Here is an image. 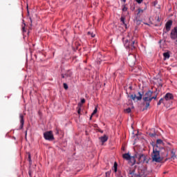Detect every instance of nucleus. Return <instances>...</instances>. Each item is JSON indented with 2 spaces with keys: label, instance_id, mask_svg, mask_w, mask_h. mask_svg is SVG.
Here are the masks:
<instances>
[{
  "label": "nucleus",
  "instance_id": "1",
  "mask_svg": "<svg viewBox=\"0 0 177 177\" xmlns=\"http://www.w3.org/2000/svg\"><path fill=\"white\" fill-rule=\"evenodd\" d=\"M125 37L122 38V41H123L124 46L127 49V50H133L135 49V40H133V37L132 39H127Z\"/></svg>",
  "mask_w": 177,
  "mask_h": 177
},
{
  "label": "nucleus",
  "instance_id": "2",
  "mask_svg": "<svg viewBox=\"0 0 177 177\" xmlns=\"http://www.w3.org/2000/svg\"><path fill=\"white\" fill-rule=\"evenodd\" d=\"M160 151H161V150H159L157 148L153 149L151 153L152 161H154L155 162H161L163 158L160 155Z\"/></svg>",
  "mask_w": 177,
  "mask_h": 177
},
{
  "label": "nucleus",
  "instance_id": "3",
  "mask_svg": "<svg viewBox=\"0 0 177 177\" xmlns=\"http://www.w3.org/2000/svg\"><path fill=\"white\" fill-rule=\"evenodd\" d=\"M127 95V97H130L131 100H133L135 102L136 100L137 102H140L142 99L143 100V95H145V91H138L137 95L136 93L131 94V95H128V91L126 92Z\"/></svg>",
  "mask_w": 177,
  "mask_h": 177
},
{
  "label": "nucleus",
  "instance_id": "4",
  "mask_svg": "<svg viewBox=\"0 0 177 177\" xmlns=\"http://www.w3.org/2000/svg\"><path fill=\"white\" fill-rule=\"evenodd\" d=\"M172 24H174V21L171 19H169L165 25V28L162 30V35L165 34H168L169 31H171V28H172Z\"/></svg>",
  "mask_w": 177,
  "mask_h": 177
},
{
  "label": "nucleus",
  "instance_id": "5",
  "mask_svg": "<svg viewBox=\"0 0 177 177\" xmlns=\"http://www.w3.org/2000/svg\"><path fill=\"white\" fill-rule=\"evenodd\" d=\"M163 99L165 100V102L166 103L169 104V107H171V106H172V101L171 100H174V94H172L171 93H167L164 95Z\"/></svg>",
  "mask_w": 177,
  "mask_h": 177
},
{
  "label": "nucleus",
  "instance_id": "6",
  "mask_svg": "<svg viewBox=\"0 0 177 177\" xmlns=\"http://www.w3.org/2000/svg\"><path fill=\"white\" fill-rule=\"evenodd\" d=\"M142 100L143 104L145 103V106L142 109V111H145V110H147L150 107V102L153 100L152 95L151 97H143Z\"/></svg>",
  "mask_w": 177,
  "mask_h": 177
},
{
  "label": "nucleus",
  "instance_id": "7",
  "mask_svg": "<svg viewBox=\"0 0 177 177\" xmlns=\"http://www.w3.org/2000/svg\"><path fill=\"white\" fill-rule=\"evenodd\" d=\"M147 160V156H145V154L140 153L138 155V161L137 162V165H140V164L145 163L149 164V160Z\"/></svg>",
  "mask_w": 177,
  "mask_h": 177
},
{
  "label": "nucleus",
  "instance_id": "8",
  "mask_svg": "<svg viewBox=\"0 0 177 177\" xmlns=\"http://www.w3.org/2000/svg\"><path fill=\"white\" fill-rule=\"evenodd\" d=\"M112 170L115 172L116 177H124L121 170H118V163L117 162H114Z\"/></svg>",
  "mask_w": 177,
  "mask_h": 177
},
{
  "label": "nucleus",
  "instance_id": "9",
  "mask_svg": "<svg viewBox=\"0 0 177 177\" xmlns=\"http://www.w3.org/2000/svg\"><path fill=\"white\" fill-rule=\"evenodd\" d=\"M44 138L45 140H49V142H52V140H55V136H53V133L52 132V131L44 132Z\"/></svg>",
  "mask_w": 177,
  "mask_h": 177
},
{
  "label": "nucleus",
  "instance_id": "10",
  "mask_svg": "<svg viewBox=\"0 0 177 177\" xmlns=\"http://www.w3.org/2000/svg\"><path fill=\"white\" fill-rule=\"evenodd\" d=\"M170 39L172 41L177 39V26H175L173 29H171L170 32Z\"/></svg>",
  "mask_w": 177,
  "mask_h": 177
},
{
  "label": "nucleus",
  "instance_id": "11",
  "mask_svg": "<svg viewBox=\"0 0 177 177\" xmlns=\"http://www.w3.org/2000/svg\"><path fill=\"white\" fill-rule=\"evenodd\" d=\"M129 175L131 176V177H147L145 174H140V173H135V169L130 170L129 171Z\"/></svg>",
  "mask_w": 177,
  "mask_h": 177
},
{
  "label": "nucleus",
  "instance_id": "12",
  "mask_svg": "<svg viewBox=\"0 0 177 177\" xmlns=\"http://www.w3.org/2000/svg\"><path fill=\"white\" fill-rule=\"evenodd\" d=\"M163 104L164 107H166V109H169V104L165 102V100L164 97H161L159 101L157 103V106H161V104Z\"/></svg>",
  "mask_w": 177,
  "mask_h": 177
},
{
  "label": "nucleus",
  "instance_id": "13",
  "mask_svg": "<svg viewBox=\"0 0 177 177\" xmlns=\"http://www.w3.org/2000/svg\"><path fill=\"white\" fill-rule=\"evenodd\" d=\"M122 158L128 161L129 164H131V156L129 152L125 153L122 155Z\"/></svg>",
  "mask_w": 177,
  "mask_h": 177
},
{
  "label": "nucleus",
  "instance_id": "14",
  "mask_svg": "<svg viewBox=\"0 0 177 177\" xmlns=\"http://www.w3.org/2000/svg\"><path fill=\"white\" fill-rule=\"evenodd\" d=\"M139 154H140L139 153L136 152L133 156H131V167H133V165L137 164L136 158H138V157H139Z\"/></svg>",
  "mask_w": 177,
  "mask_h": 177
},
{
  "label": "nucleus",
  "instance_id": "15",
  "mask_svg": "<svg viewBox=\"0 0 177 177\" xmlns=\"http://www.w3.org/2000/svg\"><path fill=\"white\" fill-rule=\"evenodd\" d=\"M19 118H20V126L19 128L18 129H17V131H20V129H23V128L24 127V115H23V114L20 113L19 114Z\"/></svg>",
  "mask_w": 177,
  "mask_h": 177
},
{
  "label": "nucleus",
  "instance_id": "16",
  "mask_svg": "<svg viewBox=\"0 0 177 177\" xmlns=\"http://www.w3.org/2000/svg\"><path fill=\"white\" fill-rule=\"evenodd\" d=\"M158 150H160V155L161 154L162 158H164V157H168V152H167V151L165 150V148L159 147Z\"/></svg>",
  "mask_w": 177,
  "mask_h": 177
},
{
  "label": "nucleus",
  "instance_id": "17",
  "mask_svg": "<svg viewBox=\"0 0 177 177\" xmlns=\"http://www.w3.org/2000/svg\"><path fill=\"white\" fill-rule=\"evenodd\" d=\"M171 57V52L167 50V52L163 53V60H167Z\"/></svg>",
  "mask_w": 177,
  "mask_h": 177
},
{
  "label": "nucleus",
  "instance_id": "18",
  "mask_svg": "<svg viewBox=\"0 0 177 177\" xmlns=\"http://www.w3.org/2000/svg\"><path fill=\"white\" fill-rule=\"evenodd\" d=\"M99 140H100L101 143H106V142L109 140V136L104 135L103 136L100 137Z\"/></svg>",
  "mask_w": 177,
  "mask_h": 177
},
{
  "label": "nucleus",
  "instance_id": "19",
  "mask_svg": "<svg viewBox=\"0 0 177 177\" xmlns=\"http://www.w3.org/2000/svg\"><path fill=\"white\" fill-rule=\"evenodd\" d=\"M153 93H154V91L151 90H148L144 95V97H150L151 96H153Z\"/></svg>",
  "mask_w": 177,
  "mask_h": 177
},
{
  "label": "nucleus",
  "instance_id": "20",
  "mask_svg": "<svg viewBox=\"0 0 177 177\" xmlns=\"http://www.w3.org/2000/svg\"><path fill=\"white\" fill-rule=\"evenodd\" d=\"M64 74H65L66 78H71V77L73 75V71H71V70L68 69Z\"/></svg>",
  "mask_w": 177,
  "mask_h": 177
},
{
  "label": "nucleus",
  "instance_id": "21",
  "mask_svg": "<svg viewBox=\"0 0 177 177\" xmlns=\"http://www.w3.org/2000/svg\"><path fill=\"white\" fill-rule=\"evenodd\" d=\"M151 131H152L153 133H149V136L151 138H156V136H158V135H157V133H156V129H152Z\"/></svg>",
  "mask_w": 177,
  "mask_h": 177
},
{
  "label": "nucleus",
  "instance_id": "22",
  "mask_svg": "<svg viewBox=\"0 0 177 177\" xmlns=\"http://www.w3.org/2000/svg\"><path fill=\"white\" fill-rule=\"evenodd\" d=\"M142 21L138 19V17H135L134 18V22L136 23L137 26H140V23Z\"/></svg>",
  "mask_w": 177,
  "mask_h": 177
},
{
  "label": "nucleus",
  "instance_id": "23",
  "mask_svg": "<svg viewBox=\"0 0 177 177\" xmlns=\"http://www.w3.org/2000/svg\"><path fill=\"white\" fill-rule=\"evenodd\" d=\"M171 158H173V160H175V158H176V155L175 154V150L171 149Z\"/></svg>",
  "mask_w": 177,
  "mask_h": 177
},
{
  "label": "nucleus",
  "instance_id": "24",
  "mask_svg": "<svg viewBox=\"0 0 177 177\" xmlns=\"http://www.w3.org/2000/svg\"><path fill=\"white\" fill-rule=\"evenodd\" d=\"M153 93H156L155 95L152 96V100H157V96H158V93H157V88L156 89V91L153 92Z\"/></svg>",
  "mask_w": 177,
  "mask_h": 177
},
{
  "label": "nucleus",
  "instance_id": "25",
  "mask_svg": "<svg viewBox=\"0 0 177 177\" xmlns=\"http://www.w3.org/2000/svg\"><path fill=\"white\" fill-rule=\"evenodd\" d=\"M85 102H86L85 98H80V102L78 103V106H82V104H84Z\"/></svg>",
  "mask_w": 177,
  "mask_h": 177
},
{
  "label": "nucleus",
  "instance_id": "26",
  "mask_svg": "<svg viewBox=\"0 0 177 177\" xmlns=\"http://www.w3.org/2000/svg\"><path fill=\"white\" fill-rule=\"evenodd\" d=\"M156 144L157 145H161V144L164 145V142L162 141V140L158 138L156 140Z\"/></svg>",
  "mask_w": 177,
  "mask_h": 177
},
{
  "label": "nucleus",
  "instance_id": "27",
  "mask_svg": "<svg viewBox=\"0 0 177 177\" xmlns=\"http://www.w3.org/2000/svg\"><path fill=\"white\" fill-rule=\"evenodd\" d=\"M87 35H91V38H95V35L93 32H91V31H88L87 32Z\"/></svg>",
  "mask_w": 177,
  "mask_h": 177
},
{
  "label": "nucleus",
  "instance_id": "28",
  "mask_svg": "<svg viewBox=\"0 0 177 177\" xmlns=\"http://www.w3.org/2000/svg\"><path fill=\"white\" fill-rule=\"evenodd\" d=\"M132 109L129 107H128L127 109H124V112L127 113L128 114H129V113H131Z\"/></svg>",
  "mask_w": 177,
  "mask_h": 177
},
{
  "label": "nucleus",
  "instance_id": "29",
  "mask_svg": "<svg viewBox=\"0 0 177 177\" xmlns=\"http://www.w3.org/2000/svg\"><path fill=\"white\" fill-rule=\"evenodd\" d=\"M120 21L122 23V24H125V17L122 16L120 17Z\"/></svg>",
  "mask_w": 177,
  "mask_h": 177
},
{
  "label": "nucleus",
  "instance_id": "30",
  "mask_svg": "<svg viewBox=\"0 0 177 177\" xmlns=\"http://www.w3.org/2000/svg\"><path fill=\"white\" fill-rule=\"evenodd\" d=\"M96 113H97V106H95L93 113H91L92 115H95V114H96Z\"/></svg>",
  "mask_w": 177,
  "mask_h": 177
},
{
  "label": "nucleus",
  "instance_id": "31",
  "mask_svg": "<svg viewBox=\"0 0 177 177\" xmlns=\"http://www.w3.org/2000/svg\"><path fill=\"white\" fill-rule=\"evenodd\" d=\"M63 86H64V88L67 91V89H68V84H67V83H64L63 84Z\"/></svg>",
  "mask_w": 177,
  "mask_h": 177
},
{
  "label": "nucleus",
  "instance_id": "32",
  "mask_svg": "<svg viewBox=\"0 0 177 177\" xmlns=\"http://www.w3.org/2000/svg\"><path fill=\"white\" fill-rule=\"evenodd\" d=\"M162 82V79H159V80L158 81V85L159 86H160V88H162V83H161Z\"/></svg>",
  "mask_w": 177,
  "mask_h": 177
},
{
  "label": "nucleus",
  "instance_id": "33",
  "mask_svg": "<svg viewBox=\"0 0 177 177\" xmlns=\"http://www.w3.org/2000/svg\"><path fill=\"white\" fill-rule=\"evenodd\" d=\"M133 136H132V138H135V136H137V138H138V136H139V131H138L136 134H135V133L133 131Z\"/></svg>",
  "mask_w": 177,
  "mask_h": 177
},
{
  "label": "nucleus",
  "instance_id": "34",
  "mask_svg": "<svg viewBox=\"0 0 177 177\" xmlns=\"http://www.w3.org/2000/svg\"><path fill=\"white\" fill-rule=\"evenodd\" d=\"M61 78L62 80H64L65 78V80H67V77H66V75L64 73H61Z\"/></svg>",
  "mask_w": 177,
  "mask_h": 177
},
{
  "label": "nucleus",
  "instance_id": "35",
  "mask_svg": "<svg viewBox=\"0 0 177 177\" xmlns=\"http://www.w3.org/2000/svg\"><path fill=\"white\" fill-rule=\"evenodd\" d=\"M122 10V12H127V10H128V8H127L125 5H124Z\"/></svg>",
  "mask_w": 177,
  "mask_h": 177
},
{
  "label": "nucleus",
  "instance_id": "36",
  "mask_svg": "<svg viewBox=\"0 0 177 177\" xmlns=\"http://www.w3.org/2000/svg\"><path fill=\"white\" fill-rule=\"evenodd\" d=\"M23 24H24V26L22 27V31L24 32H26L27 30H26V23L24 22Z\"/></svg>",
  "mask_w": 177,
  "mask_h": 177
},
{
  "label": "nucleus",
  "instance_id": "37",
  "mask_svg": "<svg viewBox=\"0 0 177 177\" xmlns=\"http://www.w3.org/2000/svg\"><path fill=\"white\" fill-rule=\"evenodd\" d=\"M158 3V1L157 0H155L153 2V5L154 7L157 6V4Z\"/></svg>",
  "mask_w": 177,
  "mask_h": 177
},
{
  "label": "nucleus",
  "instance_id": "38",
  "mask_svg": "<svg viewBox=\"0 0 177 177\" xmlns=\"http://www.w3.org/2000/svg\"><path fill=\"white\" fill-rule=\"evenodd\" d=\"M151 145L152 146L153 149H154L156 147V142L154 141H152L151 142Z\"/></svg>",
  "mask_w": 177,
  "mask_h": 177
},
{
  "label": "nucleus",
  "instance_id": "39",
  "mask_svg": "<svg viewBox=\"0 0 177 177\" xmlns=\"http://www.w3.org/2000/svg\"><path fill=\"white\" fill-rule=\"evenodd\" d=\"M28 175H29V176L30 177H32V171H31V169H29V171H28Z\"/></svg>",
  "mask_w": 177,
  "mask_h": 177
},
{
  "label": "nucleus",
  "instance_id": "40",
  "mask_svg": "<svg viewBox=\"0 0 177 177\" xmlns=\"http://www.w3.org/2000/svg\"><path fill=\"white\" fill-rule=\"evenodd\" d=\"M28 161H32V160H31V153H28Z\"/></svg>",
  "mask_w": 177,
  "mask_h": 177
},
{
  "label": "nucleus",
  "instance_id": "41",
  "mask_svg": "<svg viewBox=\"0 0 177 177\" xmlns=\"http://www.w3.org/2000/svg\"><path fill=\"white\" fill-rule=\"evenodd\" d=\"M111 174V171H106V177L110 176Z\"/></svg>",
  "mask_w": 177,
  "mask_h": 177
},
{
  "label": "nucleus",
  "instance_id": "42",
  "mask_svg": "<svg viewBox=\"0 0 177 177\" xmlns=\"http://www.w3.org/2000/svg\"><path fill=\"white\" fill-rule=\"evenodd\" d=\"M138 15H139V13H143V10H142L141 8H138Z\"/></svg>",
  "mask_w": 177,
  "mask_h": 177
},
{
  "label": "nucleus",
  "instance_id": "43",
  "mask_svg": "<svg viewBox=\"0 0 177 177\" xmlns=\"http://www.w3.org/2000/svg\"><path fill=\"white\" fill-rule=\"evenodd\" d=\"M136 1L137 2V3L140 4L142 3V2H143V0H136Z\"/></svg>",
  "mask_w": 177,
  "mask_h": 177
},
{
  "label": "nucleus",
  "instance_id": "44",
  "mask_svg": "<svg viewBox=\"0 0 177 177\" xmlns=\"http://www.w3.org/2000/svg\"><path fill=\"white\" fill-rule=\"evenodd\" d=\"M77 113L81 114V107L77 109Z\"/></svg>",
  "mask_w": 177,
  "mask_h": 177
},
{
  "label": "nucleus",
  "instance_id": "45",
  "mask_svg": "<svg viewBox=\"0 0 177 177\" xmlns=\"http://www.w3.org/2000/svg\"><path fill=\"white\" fill-rule=\"evenodd\" d=\"M30 26L32 27V19H31V17H30Z\"/></svg>",
  "mask_w": 177,
  "mask_h": 177
},
{
  "label": "nucleus",
  "instance_id": "46",
  "mask_svg": "<svg viewBox=\"0 0 177 177\" xmlns=\"http://www.w3.org/2000/svg\"><path fill=\"white\" fill-rule=\"evenodd\" d=\"M155 26L156 27H161V26H162V23H160L159 25L156 24Z\"/></svg>",
  "mask_w": 177,
  "mask_h": 177
},
{
  "label": "nucleus",
  "instance_id": "47",
  "mask_svg": "<svg viewBox=\"0 0 177 177\" xmlns=\"http://www.w3.org/2000/svg\"><path fill=\"white\" fill-rule=\"evenodd\" d=\"M123 26L125 27V28H128V25L127 24V23L123 24Z\"/></svg>",
  "mask_w": 177,
  "mask_h": 177
},
{
  "label": "nucleus",
  "instance_id": "48",
  "mask_svg": "<svg viewBox=\"0 0 177 177\" xmlns=\"http://www.w3.org/2000/svg\"><path fill=\"white\" fill-rule=\"evenodd\" d=\"M129 89H130V91H132V89H133V87L132 86V85L129 86Z\"/></svg>",
  "mask_w": 177,
  "mask_h": 177
},
{
  "label": "nucleus",
  "instance_id": "49",
  "mask_svg": "<svg viewBox=\"0 0 177 177\" xmlns=\"http://www.w3.org/2000/svg\"><path fill=\"white\" fill-rule=\"evenodd\" d=\"M156 21H158V22L161 21V19H160V17H157Z\"/></svg>",
  "mask_w": 177,
  "mask_h": 177
},
{
  "label": "nucleus",
  "instance_id": "50",
  "mask_svg": "<svg viewBox=\"0 0 177 177\" xmlns=\"http://www.w3.org/2000/svg\"><path fill=\"white\" fill-rule=\"evenodd\" d=\"M32 165V160H29V165H30V167H31Z\"/></svg>",
  "mask_w": 177,
  "mask_h": 177
},
{
  "label": "nucleus",
  "instance_id": "51",
  "mask_svg": "<svg viewBox=\"0 0 177 177\" xmlns=\"http://www.w3.org/2000/svg\"><path fill=\"white\" fill-rule=\"evenodd\" d=\"M134 64H135V58H134V62H133V64H131L130 65V66L132 67V66H133Z\"/></svg>",
  "mask_w": 177,
  "mask_h": 177
},
{
  "label": "nucleus",
  "instance_id": "52",
  "mask_svg": "<svg viewBox=\"0 0 177 177\" xmlns=\"http://www.w3.org/2000/svg\"><path fill=\"white\" fill-rule=\"evenodd\" d=\"M92 117H93V115L91 114L90 118H89L90 121L92 120Z\"/></svg>",
  "mask_w": 177,
  "mask_h": 177
},
{
  "label": "nucleus",
  "instance_id": "53",
  "mask_svg": "<svg viewBox=\"0 0 177 177\" xmlns=\"http://www.w3.org/2000/svg\"><path fill=\"white\" fill-rule=\"evenodd\" d=\"M98 131H99L100 133H103V130H102V129H99Z\"/></svg>",
  "mask_w": 177,
  "mask_h": 177
},
{
  "label": "nucleus",
  "instance_id": "54",
  "mask_svg": "<svg viewBox=\"0 0 177 177\" xmlns=\"http://www.w3.org/2000/svg\"><path fill=\"white\" fill-rule=\"evenodd\" d=\"M25 138L27 139V131H25Z\"/></svg>",
  "mask_w": 177,
  "mask_h": 177
},
{
  "label": "nucleus",
  "instance_id": "55",
  "mask_svg": "<svg viewBox=\"0 0 177 177\" xmlns=\"http://www.w3.org/2000/svg\"><path fill=\"white\" fill-rule=\"evenodd\" d=\"M155 147H156V149H158V145L156 144Z\"/></svg>",
  "mask_w": 177,
  "mask_h": 177
},
{
  "label": "nucleus",
  "instance_id": "56",
  "mask_svg": "<svg viewBox=\"0 0 177 177\" xmlns=\"http://www.w3.org/2000/svg\"><path fill=\"white\" fill-rule=\"evenodd\" d=\"M131 109H135V106H133V103L131 104Z\"/></svg>",
  "mask_w": 177,
  "mask_h": 177
},
{
  "label": "nucleus",
  "instance_id": "57",
  "mask_svg": "<svg viewBox=\"0 0 177 177\" xmlns=\"http://www.w3.org/2000/svg\"><path fill=\"white\" fill-rule=\"evenodd\" d=\"M97 124H94V128H97Z\"/></svg>",
  "mask_w": 177,
  "mask_h": 177
},
{
  "label": "nucleus",
  "instance_id": "58",
  "mask_svg": "<svg viewBox=\"0 0 177 177\" xmlns=\"http://www.w3.org/2000/svg\"><path fill=\"white\" fill-rule=\"evenodd\" d=\"M122 2H124L125 3V2H127V0H120Z\"/></svg>",
  "mask_w": 177,
  "mask_h": 177
},
{
  "label": "nucleus",
  "instance_id": "59",
  "mask_svg": "<svg viewBox=\"0 0 177 177\" xmlns=\"http://www.w3.org/2000/svg\"><path fill=\"white\" fill-rule=\"evenodd\" d=\"M28 15L30 16V11L28 10Z\"/></svg>",
  "mask_w": 177,
  "mask_h": 177
},
{
  "label": "nucleus",
  "instance_id": "60",
  "mask_svg": "<svg viewBox=\"0 0 177 177\" xmlns=\"http://www.w3.org/2000/svg\"><path fill=\"white\" fill-rule=\"evenodd\" d=\"M147 160H149V162L150 161V158H147V159H146V161H147Z\"/></svg>",
  "mask_w": 177,
  "mask_h": 177
},
{
  "label": "nucleus",
  "instance_id": "61",
  "mask_svg": "<svg viewBox=\"0 0 177 177\" xmlns=\"http://www.w3.org/2000/svg\"><path fill=\"white\" fill-rule=\"evenodd\" d=\"M161 42H162V40H160V41H158V44H161Z\"/></svg>",
  "mask_w": 177,
  "mask_h": 177
},
{
  "label": "nucleus",
  "instance_id": "62",
  "mask_svg": "<svg viewBox=\"0 0 177 177\" xmlns=\"http://www.w3.org/2000/svg\"><path fill=\"white\" fill-rule=\"evenodd\" d=\"M167 145H169V146H171V142H167Z\"/></svg>",
  "mask_w": 177,
  "mask_h": 177
},
{
  "label": "nucleus",
  "instance_id": "63",
  "mask_svg": "<svg viewBox=\"0 0 177 177\" xmlns=\"http://www.w3.org/2000/svg\"><path fill=\"white\" fill-rule=\"evenodd\" d=\"M145 24L146 26H149V24H147V23H145Z\"/></svg>",
  "mask_w": 177,
  "mask_h": 177
},
{
  "label": "nucleus",
  "instance_id": "64",
  "mask_svg": "<svg viewBox=\"0 0 177 177\" xmlns=\"http://www.w3.org/2000/svg\"><path fill=\"white\" fill-rule=\"evenodd\" d=\"M97 63H99V64H100V61L98 60V61H97Z\"/></svg>",
  "mask_w": 177,
  "mask_h": 177
}]
</instances>
